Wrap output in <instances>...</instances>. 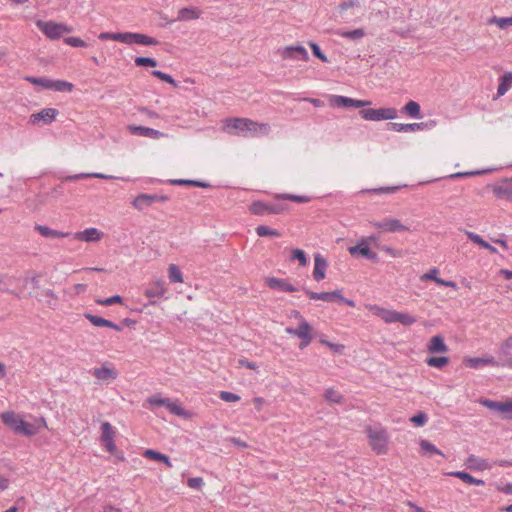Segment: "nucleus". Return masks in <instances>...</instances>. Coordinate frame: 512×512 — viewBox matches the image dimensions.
I'll return each instance as SVG.
<instances>
[{
  "label": "nucleus",
  "mask_w": 512,
  "mask_h": 512,
  "mask_svg": "<svg viewBox=\"0 0 512 512\" xmlns=\"http://www.w3.org/2000/svg\"><path fill=\"white\" fill-rule=\"evenodd\" d=\"M3 424L15 434L32 437L43 428H47L44 417L34 418L33 422H27L22 415L14 411H5L0 415Z\"/></svg>",
  "instance_id": "1"
},
{
  "label": "nucleus",
  "mask_w": 512,
  "mask_h": 512,
  "mask_svg": "<svg viewBox=\"0 0 512 512\" xmlns=\"http://www.w3.org/2000/svg\"><path fill=\"white\" fill-rule=\"evenodd\" d=\"M219 397L221 400L228 402V403L238 402L241 399L239 395L229 392V391H221L219 393Z\"/></svg>",
  "instance_id": "53"
},
{
  "label": "nucleus",
  "mask_w": 512,
  "mask_h": 512,
  "mask_svg": "<svg viewBox=\"0 0 512 512\" xmlns=\"http://www.w3.org/2000/svg\"><path fill=\"white\" fill-rule=\"evenodd\" d=\"M410 421L415 426L421 427V426H424L427 423L428 417H427V415L424 412H419L416 415L412 416L410 418Z\"/></svg>",
  "instance_id": "54"
},
{
  "label": "nucleus",
  "mask_w": 512,
  "mask_h": 512,
  "mask_svg": "<svg viewBox=\"0 0 512 512\" xmlns=\"http://www.w3.org/2000/svg\"><path fill=\"white\" fill-rule=\"evenodd\" d=\"M143 456L149 460L158 461L164 463L168 468L172 467V462L169 457L153 449H146L143 452Z\"/></svg>",
  "instance_id": "34"
},
{
  "label": "nucleus",
  "mask_w": 512,
  "mask_h": 512,
  "mask_svg": "<svg viewBox=\"0 0 512 512\" xmlns=\"http://www.w3.org/2000/svg\"><path fill=\"white\" fill-rule=\"evenodd\" d=\"M278 55L282 60L304 61L309 60V54L302 45H289L278 49Z\"/></svg>",
  "instance_id": "10"
},
{
  "label": "nucleus",
  "mask_w": 512,
  "mask_h": 512,
  "mask_svg": "<svg viewBox=\"0 0 512 512\" xmlns=\"http://www.w3.org/2000/svg\"><path fill=\"white\" fill-rule=\"evenodd\" d=\"M168 277L171 283H182L184 281L182 272L176 264L169 265Z\"/></svg>",
  "instance_id": "42"
},
{
  "label": "nucleus",
  "mask_w": 512,
  "mask_h": 512,
  "mask_svg": "<svg viewBox=\"0 0 512 512\" xmlns=\"http://www.w3.org/2000/svg\"><path fill=\"white\" fill-rule=\"evenodd\" d=\"M117 435L116 428L109 422L105 421L101 424L100 442L107 452L115 455L118 451L115 438Z\"/></svg>",
  "instance_id": "8"
},
{
  "label": "nucleus",
  "mask_w": 512,
  "mask_h": 512,
  "mask_svg": "<svg viewBox=\"0 0 512 512\" xmlns=\"http://www.w3.org/2000/svg\"><path fill=\"white\" fill-rule=\"evenodd\" d=\"M35 230L38 231L43 237L46 238H65L69 236L67 232H61L58 230L51 229L44 225H36Z\"/></svg>",
  "instance_id": "35"
},
{
  "label": "nucleus",
  "mask_w": 512,
  "mask_h": 512,
  "mask_svg": "<svg viewBox=\"0 0 512 512\" xmlns=\"http://www.w3.org/2000/svg\"><path fill=\"white\" fill-rule=\"evenodd\" d=\"M167 292V286L164 280L155 279L149 287L145 290V296L147 298H160L163 297Z\"/></svg>",
  "instance_id": "23"
},
{
  "label": "nucleus",
  "mask_w": 512,
  "mask_h": 512,
  "mask_svg": "<svg viewBox=\"0 0 512 512\" xmlns=\"http://www.w3.org/2000/svg\"><path fill=\"white\" fill-rule=\"evenodd\" d=\"M439 270L437 268L430 269L427 273L423 274L420 279L422 281L432 280L438 285L457 289V284L454 281L444 280L438 277Z\"/></svg>",
  "instance_id": "27"
},
{
  "label": "nucleus",
  "mask_w": 512,
  "mask_h": 512,
  "mask_svg": "<svg viewBox=\"0 0 512 512\" xmlns=\"http://www.w3.org/2000/svg\"><path fill=\"white\" fill-rule=\"evenodd\" d=\"M419 447H420V454L422 456H428V457H431L433 455L444 456L443 452L440 449H438L434 444L429 442L428 440L421 439L419 441Z\"/></svg>",
  "instance_id": "32"
},
{
  "label": "nucleus",
  "mask_w": 512,
  "mask_h": 512,
  "mask_svg": "<svg viewBox=\"0 0 512 512\" xmlns=\"http://www.w3.org/2000/svg\"><path fill=\"white\" fill-rule=\"evenodd\" d=\"M99 178V179H113L115 178L112 175H106L103 173H86V174H80L72 177V179H81V178Z\"/></svg>",
  "instance_id": "57"
},
{
  "label": "nucleus",
  "mask_w": 512,
  "mask_h": 512,
  "mask_svg": "<svg viewBox=\"0 0 512 512\" xmlns=\"http://www.w3.org/2000/svg\"><path fill=\"white\" fill-rule=\"evenodd\" d=\"M365 432L372 450L378 455L386 454L389 442L387 431L383 428L368 427Z\"/></svg>",
  "instance_id": "6"
},
{
  "label": "nucleus",
  "mask_w": 512,
  "mask_h": 512,
  "mask_svg": "<svg viewBox=\"0 0 512 512\" xmlns=\"http://www.w3.org/2000/svg\"><path fill=\"white\" fill-rule=\"evenodd\" d=\"M64 42L67 45H69L71 47H75V48L87 47V43L79 37H74V36L67 37L64 39Z\"/></svg>",
  "instance_id": "51"
},
{
  "label": "nucleus",
  "mask_w": 512,
  "mask_h": 512,
  "mask_svg": "<svg viewBox=\"0 0 512 512\" xmlns=\"http://www.w3.org/2000/svg\"><path fill=\"white\" fill-rule=\"evenodd\" d=\"M421 124L412 123V124H403V123H390L389 126L393 131L397 132H408L414 131L415 129L420 128Z\"/></svg>",
  "instance_id": "46"
},
{
  "label": "nucleus",
  "mask_w": 512,
  "mask_h": 512,
  "mask_svg": "<svg viewBox=\"0 0 512 512\" xmlns=\"http://www.w3.org/2000/svg\"><path fill=\"white\" fill-rule=\"evenodd\" d=\"M328 100L329 104L333 107H343V96L330 95Z\"/></svg>",
  "instance_id": "62"
},
{
  "label": "nucleus",
  "mask_w": 512,
  "mask_h": 512,
  "mask_svg": "<svg viewBox=\"0 0 512 512\" xmlns=\"http://www.w3.org/2000/svg\"><path fill=\"white\" fill-rule=\"evenodd\" d=\"M446 475L458 478V479L462 480L464 483L469 484V485H476V486H484L485 485L484 480L477 479L465 471L448 472V473H446Z\"/></svg>",
  "instance_id": "30"
},
{
  "label": "nucleus",
  "mask_w": 512,
  "mask_h": 512,
  "mask_svg": "<svg viewBox=\"0 0 512 512\" xmlns=\"http://www.w3.org/2000/svg\"><path fill=\"white\" fill-rule=\"evenodd\" d=\"M222 130L231 135L255 137L267 135L270 126L267 123H259L249 118L230 117L222 121Z\"/></svg>",
  "instance_id": "2"
},
{
  "label": "nucleus",
  "mask_w": 512,
  "mask_h": 512,
  "mask_svg": "<svg viewBox=\"0 0 512 512\" xmlns=\"http://www.w3.org/2000/svg\"><path fill=\"white\" fill-rule=\"evenodd\" d=\"M135 65L138 67H156L157 61L150 57H136Z\"/></svg>",
  "instance_id": "49"
},
{
  "label": "nucleus",
  "mask_w": 512,
  "mask_h": 512,
  "mask_svg": "<svg viewBox=\"0 0 512 512\" xmlns=\"http://www.w3.org/2000/svg\"><path fill=\"white\" fill-rule=\"evenodd\" d=\"M58 113V110L55 108L43 109L38 113L31 114L29 123L32 125H39L41 122L44 124H50L56 119Z\"/></svg>",
  "instance_id": "18"
},
{
  "label": "nucleus",
  "mask_w": 512,
  "mask_h": 512,
  "mask_svg": "<svg viewBox=\"0 0 512 512\" xmlns=\"http://www.w3.org/2000/svg\"><path fill=\"white\" fill-rule=\"evenodd\" d=\"M281 198L292 200V201L298 202V203H306V202L310 201V198L307 196H297V195H292V194H285V195L281 196Z\"/></svg>",
  "instance_id": "60"
},
{
  "label": "nucleus",
  "mask_w": 512,
  "mask_h": 512,
  "mask_svg": "<svg viewBox=\"0 0 512 512\" xmlns=\"http://www.w3.org/2000/svg\"><path fill=\"white\" fill-rule=\"evenodd\" d=\"M127 129L132 135H140L151 139H160L167 137V134H165L164 132H161L150 127L129 125Z\"/></svg>",
  "instance_id": "21"
},
{
  "label": "nucleus",
  "mask_w": 512,
  "mask_h": 512,
  "mask_svg": "<svg viewBox=\"0 0 512 512\" xmlns=\"http://www.w3.org/2000/svg\"><path fill=\"white\" fill-rule=\"evenodd\" d=\"M357 5H358V0H346L338 6V10L340 13H343V12L347 11L348 9H351Z\"/></svg>",
  "instance_id": "59"
},
{
  "label": "nucleus",
  "mask_w": 512,
  "mask_h": 512,
  "mask_svg": "<svg viewBox=\"0 0 512 512\" xmlns=\"http://www.w3.org/2000/svg\"><path fill=\"white\" fill-rule=\"evenodd\" d=\"M51 90L60 91V92H71L74 88V85L70 82L64 80H51Z\"/></svg>",
  "instance_id": "43"
},
{
  "label": "nucleus",
  "mask_w": 512,
  "mask_h": 512,
  "mask_svg": "<svg viewBox=\"0 0 512 512\" xmlns=\"http://www.w3.org/2000/svg\"><path fill=\"white\" fill-rule=\"evenodd\" d=\"M104 234L97 228H87L83 231L77 232L74 238L78 241L84 242H98L103 238Z\"/></svg>",
  "instance_id": "24"
},
{
  "label": "nucleus",
  "mask_w": 512,
  "mask_h": 512,
  "mask_svg": "<svg viewBox=\"0 0 512 512\" xmlns=\"http://www.w3.org/2000/svg\"><path fill=\"white\" fill-rule=\"evenodd\" d=\"M256 233L260 237H265V236L279 237L281 235L278 230L269 228L268 226H265V225L258 226L256 228Z\"/></svg>",
  "instance_id": "47"
},
{
  "label": "nucleus",
  "mask_w": 512,
  "mask_h": 512,
  "mask_svg": "<svg viewBox=\"0 0 512 512\" xmlns=\"http://www.w3.org/2000/svg\"><path fill=\"white\" fill-rule=\"evenodd\" d=\"M95 302L102 306H111L114 304H122L123 300L121 296L114 295L106 299H96Z\"/></svg>",
  "instance_id": "50"
},
{
  "label": "nucleus",
  "mask_w": 512,
  "mask_h": 512,
  "mask_svg": "<svg viewBox=\"0 0 512 512\" xmlns=\"http://www.w3.org/2000/svg\"><path fill=\"white\" fill-rule=\"evenodd\" d=\"M306 296L311 300H322L324 302H342L350 307L355 306V302L350 299H346L342 295V290H335L332 292H313L311 290H304Z\"/></svg>",
  "instance_id": "9"
},
{
  "label": "nucleus",
  "mask_w": 512,
  "mask_h": 512,
  "mask_svg": "<svg viewBox=\"0 0 512 512\" xmlns=\"http://www.w3.org/2000/svg\"><path fill=\"white\" fill-rule=\"evenodd\" d=\"M292 260H298L300 266H306L307 265V257L303 250L301 249H294L292 251Z\"/></svg>",
  "instance_id": "52"
},
{
  "label": "nucleus",
  "mask_w": 512,
  "mask_h": 512,
  "mask_svg": "<svg viewBox=\"0 0 512 512\" xmlns=\"http://www.w3.org/2000/svg\"><path fill=\"white\" fill-rule=\"evenodd\" d=\"M491 190L497 199L512 202V178H506L495 183Z\"/></svg>",
  "instance_id": "13"
},
{
  "label": "nucleus",
  "mask_w": 512,
  "mask_h": 512,
  "mask_svg": "<svg viewBox=\"0 0 512 512\" xmlns=\"http://www.w3.org/2000/svg\"><path fill=\"white\" fill-rule=\"evenodd\" d=\"M338 35L350 40H360L366 36V32L363 28H357L349 31H340Z\"/></svg>",
  "instance_id": "40"
},
{
  "label": "nucleus",
  "mask_w": 512,
  "mask_h": 512,
  "mask_svg": "<svg viewBox=\"0 0 512 512\" xmlns=\"http://www.w3.org/2000/svg\"><path fill=\"white\" fill-rule=\"evenodd\" d=\"M171 183L173 185H194V186H198V187H204V184L197 182V181H193V180L175 179V180H171Z\"/></svg>",
  "instance_id": "61"
},
{
  "label": "nucleus",
  "mask_w": 512,
  "mask_h": 512,
  "mask_svg": "<svg viewBox=\"0 0 512 512\" xmlns=\"http://www.w3.org/2000/svg\"><path fill=\"white\" fill-rule=\"evenodd\" d=\"M465 465L472 471H484L492 468L490 462L486 459L470 455L465 460Z\"/></svg>",
  "instance_id": "26"
},
{
  "label": "nucleus",
  "mask_w": 512,
  "mask_h": 512,
  "mask_svg": "<svg viewBox=\"0 0 512 512\" xmlns=\"http://www.w3.org/2000/svg\"><path fill=\"white\" fill-rule=\"evenodd\" d=\"M323 397L326 401L330 403L340 404L343 402L342 394L334 388L326 389Z\"/></svg>",
  "instance_id": "41"
},
{
  "label": "nucleus",
  "mask_w": 512,
  "mask_h": 512,
  "mask_svg": "<svg viewBox=\"0 0 512 512\" xmlns=\"http://www.w3.org/2000/svg\"><path fill=\"white\" fill-rule=\"evenodd\" d=\"M35 25L49 40H58L63 35L72 32V27L54 20H37Z\"/></svg>",
  "instance_id": "5"
},
{
  "label": "nucleus",
  "mask_w": 512,
  "mask_h": 512,
  "mask_svg": "<svg viewBox=\"0 0 512 512\" xmlns=\"http://www.w3.org/2000/svg\"><path fill=\"white\" fill-rule=\"evenodd\" d=\"M268 208H269L268 204H265L260 201H256L250 205L249 211L255 215H264V214H269Z\"/></svg>",
  "instance_id": "45"
},
{
  "label": "nucleus",
  "mask_w": 512,
  "mask_h": 512,
  "mask_svg": "<svg viewBox=\"0 0 512 512\" xmlns=\"http://www.w3.org/2000/svg\"><path fill=\"white\" fill-rule=\"evenodd\" d=\"M103 41H116L127 45L155 46L159 41L151 36L135 32H101L98 36Z\"/></svg>",
  "instance_id": "3"
},
{
  "label": "nucleus",
  "mask_w": 512,
  "mask_h": 512,
  "mask_svg": "<svg viewBox=\"0 0 512 512\" xmlns=\"http://www.w3.org/2000/svg\"><path fill=\"white\" fill-rule=\"evenodd\" d=\"M463 365L471 369H479L484 366H498V362L493 357H465Z\"/></svg>",
  "instance_id": "22"
},
{
  "label": "nucleus",
  "mask_w": 512,
  "mask_h": 512,
  "mask_svg": "<svg viewBox=\"0 0 512 512\" xmlns=\"http://www.w3.org/2000/svg\"><path fill=\"white\" fill-rule=\"evenodd\" d=\"M202 12L197 7H185L178 11L177 20L178 21H191L199 19Z\"/></svg>",
  "instance_id": "31"
},
{
  "label": "nucleus",
  "mask_w": 512,
  "mask_h": 512,
  "mask_svg": "<svg viewBox=\"0 0 512 512\" xmlns=\"http://www.w3.org/2000/svg\"><path fill=\"white\" fill-rule=\"evenodd\" d=\"M238 363L241 367H246L250 370H256L257 369V365L254 363V362H251L245 358L243 359H239L238 360Z\"/></svg>",
  "instance_id": "64"
},
{
  "label": "nucleus",
  "mask_w": 512,
  "mask_h": 512,
  "mask_svg": "<svg viewBox=\"0 0 512 512\" xmlns=\"http://www.w3.org/2000/svg\"><path fill=\"white\" fill-rule=\"evenodd\" d=\"M86 290H87V285L79 283V284H75L72 287L70 294L72 296H75V295H79L81 293H84Z\"/></svg>",
  "instance_id": "63"
},
{
  "label": "nucleus",
  "mask_w": 512,
  "mask_h": 512,
  "mask_svg": "<svg viewBox=\"0 0 512 512\" xmlns=\"http://www.w3.org/2000/svg\"><path fill=\"white\" fill-rule=\"evenodd\" d=\"M369 104H370L369 101L357 100V99L343 96V107L361 108V107L368 106Z\"/></svg>",
  "instance_id": "48"
},
{
  "label": "nucleus",
  "mask_w": 512,
  "mask_h": 512,
  "mask_svg": "<svg viewBox=\"0 0 512 512\" xmlns=\"http://www.w3.org/2000/svg\"><path fill=\"white\" fill-rule=\"evenodd\" d=\"M309 46L312 50V53L315 57H317L319 60H321L322 62H325L327 63L328 62V58L326 57V55L321 51L320 47L318 46V44L314 43V42H309Z\"/></svg>",
  "instance_id": "55"
},
{
  "label": "nucleus",
  "mask_w": 512,
  "mask_h": 512,
  "mask_svg": "<svg viewBox=\"0 0 512 512\" xmlns=\"http://www.w3.org/2000/svg\"><path fill=\"white\" fill-rule=\"evenodd\" d=\"M187 485L192 489L200 490L204 485V480L202 477H193L187 480Z\"/></svg>",
  "instance_id": "58"
},
{
  "label": "nucleus",
  "mask_w": 512,
  "mask_h": 512,
  "mask_svg": "<svg viewBox=\"0 0 512 512\" xmlns=\"http://www.w3.org/2000/svg\"><path fill=\"white\" fill-rule=\"evenodd\" d=\"M416 317L408 312L390 310L386 324L400 323L403 326H411L416 323Z\"/></svg>",
  "instance_id": "20"
},
{
  "label": "nucleus",
  "mask_w": 512,
  "mask_h": 512,
  "mask_svg": "<svg viewBox=\"0 0 512 512\" xmlns=\"http://www.w3.org/2000/svg\"><path fill=\"white\" fill-rule=\"evenodd\" d=\"M312 327L310 324L306 321V319H302V322L299 323V326L297 328H286V333L290 335L297 336L298 338L302 339L303 341L300 344V348L303 349L306 346L309 345V343L312 340Z\"/></svg>",
  "instance_id": "12"
},
{
  "label": "nucleus",
  "mask_w": 512,
  "mask_h": 512,
  "mask_svg": "<svg viewBox=\"0 0 512 512\" xmlns=\"http://www.w3.org/2000/svg\"><path fill=\"white\" fill-rule=\"evenodd\" d=\"M369 241H375V238L373 236L362 238L357 245L348 248L349 253L353 256L361 255L367 259H376L377 255L373 253L368 246Z\"/></svg>",
  "instance_id": "16"
},
{
  "label": "nucleus",
  "mask_w": 512,
  "mask_h": 512,
  "mask_svg": "<svg viewBox=\"0 0 512 512\" xmlns=\"http://www.w3.org/2000/svg\"><path fill=\"white\" fill-rule=\"evenodd\" d=\"M371 226L380 231L388 233L407 232L409 227L397 218H385L381 221H371Z\"/></svg>",
  "instance_id": "11"
},
{
  "label": "nucleus",
  "mask_w": 512,
  "mask_h": 512,
  "mask_svg": "<svg viewBox=\"0 0 512 512\" xmlns=\"http://www.w3.org/2000/svg\"><path fill=\"white\" fill-rule=\"evenodd\" d=\"M93 377L101 382L110 383L118 377L117 370L111 364H103L91 370Z\"/></svg>",
  "instance_id": "14"
},
{
  "label": "nucleus",
  "mask_w": 512,
  "mask_h": 512,
  "mask_svg": "<svg viewBox=\"0 0 512 512\" xmlns=\"http://www.w3.org/2000/svg\"><path fill=\"white\" fill-rule=\"evenodd\" d=\"M465 234L468 237L469 240H471L473 243L479 245L480 247L487 249L490 253H497V249L490 245L486 240H484L480 235L476 234L475 232L465 230Z\"/></svg>",
  "instance_id": "33"
},
{
  "label": "nucleus",
  "mask_w": 512,
  "mask_h": 512,
  "mask_svg": "<svg viewBox=\"0 0 512 512\" xmlns=\"http://www.w3.org/2000/svg\"><path fill=\"white\" fill-rule=\"evenodd\" d=\"M488 24L496 25L500 29H505L509 26H512V16L511 17H492L488 20Z\"/></svg>",
  "instance_id": "44"
},
{
  "label": "nucleus",
  "mask_w": 512,
  "mask_h": 512,
  "mask_svg": "<svg viewBox=\"0 0 512 512\" xmlns=\"http://www.w3.org/2000/svg\"><path fill=\"white\" fill-rule=\"evenodd\" d=\"M144 407L153 410L156 407H165L171 414L184 419L192 418V413L186 410L179 400L162 397L160 394L149 396L144 403Z\"/></svg>",
  "instance_id": "4"
},
{
  "label": "nucleus",
  "mask_w": 512,
  "mask_h": 512,
  "mask_svg": "<svg viewBox=\"0 0 512 512\" xmlns=\"http://www.w3.org/2000/svg\"><path fill=\"white\" fill-rule=\"evenodd\" d=\"M365 308L374 316L381 318L385 323H387L388 316L390 313L389 309H386L377 304H366Z\"/></svg>",
  "instance_id": "36"
},
{
  "label": "nucleus",
  "mask_w": 512,
  "mask_h": 512,
  "mask_svg": "<svg viewBox=\"0 0 512 512\" xmlns=\"http://www.w3.org/2000/svg\"><path fill=\"white\" fill-rule=\"evenodd\" d=\"M512 86V72H507L501 77V82L497 89V95L503 96Z\"/></svg>",
  "instance_id": "38"
},
{
  "label": "nucleus",
  "mask_w": 512,
  "mask_h": 512,
  "mask_svg": "<svg viewBox=\"0 0 512 512\" xmlns=\"http://www.w3.org/2000/svg\"><path fill=\"white\" fill-rule=\"evenodd\" d=\"M427 352L430 354L447 353L448 346L446 345L444 338L441 335H435L430 338L427 343Z\"/></svg>",
  "instance_id": "25"
},
{
  "label": "nucleus",
  "mask_w": 512,
  "mask_h": 512,
  "mask_svg": "<svg viewBox=\"0 0 512 512\" xmlns=\"http://www.w3.org/2000/svg\"><path fill=\"white\" fill-rule=\"evenodd\" d=\"M481 403L488 409L499 412L505 419H512V400L493 401L485 399Z\"/></svg>",
  "instance_id": "15"
},
{
  "label": "nucleus",
  "mask_w": 512,
  "mask_h": 512,
  "mask_svg": "<svg viewBox=\"0 0 512 512\" xmlns=\"http://www.w3.org/2000/svg\"><path fill=\"white\" fill-rule=\"evenodd\" d=\"M402 112L412 118H416V119L421 118L420 105L416 101H413V100H410L409 102H407L405 104V106L402 108Z\"/></svg>",
  "instance_id": "37"
},
{
  "label": "nucleus",
  "mask_w": 512,
  "mask_h": 512,
  "mask_svg": "<svg viewBox=\"0 0 512 512\" xmlns=\"http://www.w3.org/2000/svg\"><path fill=\"white\" fill-rule=\"evenodd\" d=\"M265 285L272 290L279 292L293 293L298 289L289 281L277 277H267L265 279Z\"/></svg>",
  "instance_id": "19"
},
{
  "label": "nucleus",
  "mask_w": 512,
  "mask_h": 512,
  "mask_svg": "<svg viewBox=\"0 0 512 512\" xmlns=\"http://www.w3.org/2000/svg\"><path fill=\"white\" fill-rule=\"evenodd\" d=\"M327 261L326 259L320 255L316 254L314 257V269H313V278L316 281H321L326 277V269H327Z\"/></svg>",
  "instance_id": "28"
},
{
  "label": "nucleus",
  "mask_w": 512,
  "mask_h": 512,
  "mask_svg": "<svg viewBox=\"0 0 512 512\" xmlns=\"http://www.w3.org/2000/svg\"><path fill=\"white\" fill-rule=\"evenodd\" d=\"M168 198L166 196H158V195H152V194H139L133 201L132 206L141 211L145 209L146 207L151 206L155 202H165Z\"/></svg>",
  "instance_id": "17"
},
{
  "label": "nucleus",
  "mask_w": 512,
  "mask_h": 512,
  "mask_svg": "<svg viewBox=\"0 0 512 512\" xmlns=\"http://www.w3.org/2000/svg\"><path fill=\"white\" fill-rule=\"evenodd\" d=\"M152 75L157 77L158 79L166 82V83H169V84H171L173 86H177L176 81L169 74L163 73V72H161L159 70H154L152 72Z\"/></svg>",
  "instance_id": "56"
},
{
  "label": "nucleus",
  "mask_w": 512,
  "mask_h": 512,
  "mask_svg": "<svg viewBox=\"0 0 512 512\" xmlns=\"http://www.w3.org/2000/svg\"><path fill=\"white\" fill-rule=\"evenodd\" d=\"M397 109L395 108H367L360 110L359 114L366 121H383L393 120L397 117Z\"/></svg>",
  "instance_id": "7"
},
{
  "label": "nucleus",
  "mask_w": 512,
  "mask_h": 512,
  "mask_svg": "<svg viewBox=\"0 0 512 512\" xmlns=\"http://www.w3.org/2000/svg\"><path fill=\"white\" fill-rule=\"evenodd\" d=\"M425 362L429 367L442 369L449 364L450 360L447 356H439V357L433 356V357H428L425 360Z\"/></svg>",
  "instance_id": "39"
},
{
  "label": "nucleus",
  "mask_w": 512,
  "mask_h": 512,
  "mask_svg": "<svg viewBox=\"0 0 512 512\" xmlns=\"http://www.w3.org/2000/svg\"><path fill=\"white\" fill-rule=\"evenodd\" d=\"M84 316L92 325H94L96 327H108V328H112L116 331H121V327L119 325L113 323L110 320H107L105 318H102V317H99V316H96V315H93L90 313H86Z\"/></svg>",
  "instance_id": "29"
}]
</instances>
